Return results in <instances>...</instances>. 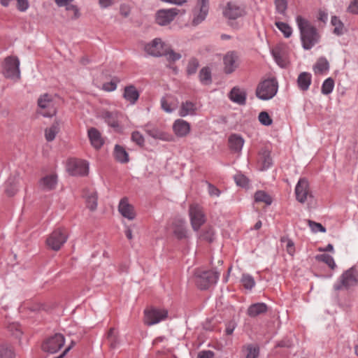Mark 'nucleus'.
<instances>
[{
    "mask_svg": "<svg viewBox=\"0 0 358 358\" xmlns=\"http://www.w3.org/2000/svg\"><path fill=\"white\" fill-rule=\"evenodd\" d=\"M66 10H72L74 11V14H75V17L77 18L79 17L80 14H79V9L78 8V7L75 5H69L67 7H66Z\"/></svg>",
    "mask_w": 358,
    "mask_h": 358,
    "instance_id": "nucleus-64",
    "label": "nucleus"
},
{
    "mask_svg": "<svg viewBox=\"0 0 358 358\" xmlns=\"http://www.w3.org/2000/svg\"><path fill=\"white\" fill-rule=\"evenodd\" d=\"M229 99L234 103L243 105L245 101V94L241 92L239 88L234 87L229 94Z\"/></svg>",
    "mask_w": 358,
    "mask_h": 358,
    "instance_id": "nucleus-30",
    "label": "nucleus"
},
{
    "mask_svg": "<svg viewBox=\"0 0 358 358\" xmlns=\"http://www.w3.org/2000/svg\"><path fill=\"white\" fill-rule=\"evenodd\" d=\"M235 329V323L234 322H230L227 324L226 327V334L227 335H230L233 333L234 330Z\"/></svg>",
    "mask_w": 358,
    "mask_h": 358,
    "instance_id": "nucleus-63",
    "label": "nucleus"
},
{
    "mask_svg": "<svg viewBox=\"0 0 358 358\" xmlns=\"http://www.w3.org/2000/svg\"><path fill=\"white\" fill-rule=\"evenodd\" d=\"M199 80L203 85H209L212 82L211 71L209 67H203L199 73Z\"/></svg>",
    "mask_w": 358,
    "mask_h": 358,
    "instance_id": "nucleus-38",
    "label": "nucleus"
},
{
    "mask_svg": "<svg viewBox=\"0 0 358 358\" xmlns=\"http://www.w3.org/2000/svg\"><path fill=\"white\" fill-rule=\"evenodd\" d=\"M234 178L238 186L242 187H246V177L243 174L238 173L234 176Z\"/></svg>",
    "mask_w": 358,
    "mask_h": 358,
    "instance_id": "nucleus-53",
    "label": "nucleus"
},
{
    "mask_svg": "<svg viewBox=\"0 0 358 358\" xmlns=\"http://www.w3.org/2000/svg\"><path fill=\"white\" fill-rule=\"evenodd\" d=\"M68 238V233L64 228L54 230L47 238L46 243L49 248L55 251L61 249Z\"/></svg>",
    "mask_w": 358,
    "mask_h": 358,
    "instance_id": "nucleus-5",
    "label": "nucleus"
},
{
    "mask_svg": "<svg viewBox=\"0 0 358 358\" xmlns=\"http://www.w3.org/2000/svg\"><path fill=\"white\" fill-rule=\"evenodd\" d=\"M297 83L300 90L306 91L311 84V75L307 72L300 73L297 79Z\"/></svg>",
    "mask_w": 358,
    "mask_h": 358,
    "instance_id": "nucleus-32",
    "label": "nucleus"
},
{
    "mask_svg": "<svg viewBox=\"0 0 358 358\" xmlns=\"http://www.w3.org/2000/svg\"><path fill=\"white\" fill-rule=\"evenodd\" d=\"M318 261H321L327 264L331 268L334 269L336 267L334 258L327 254H322L316 256Z\"/></svg>",
    "mask_w": 358,
    "mask_h": 358,
    "instance_id": "nucleus-48",
    "label": "nucleus"
},
{
    "mask_svg": "<svg viewBox=\"0 0 358 358\" xmlns=\"http://www.w3.org/2000/svg\"><path fill=\"white\" fill-rule=\"evenodd\" d=\"M175 134L178 136H185L190 131L189 124L183 120H177L173 126Z\"/></svg>",
    "mask_w": 358,
    "mask_h": 358,
    "instance_id": "nucleus-23",
    "label": "nucleus"
},
{
    "mask_svg": "<svg viewBox=\"0 0 358 358\" xmlns=\"http://www.w3.org/2000/svg\"><path fill=\"white\" fill-rule=\"evenodd\" d=\"M173 234L178 240L188 238L185 222L184 220H176L173 222Z\"/></svg>",
    "mask_w": 358,
    "mask_h": 358,
    "instance_id": "nucleus-18",
    "label": "nucleus"
},
{
    "mask_svg": "<svg viewBox=\"0 0 358 358\" xmlns=\"http://www.w3.org/2000/svg\"><path fill=\"white\" fill-rule=\"evenodd\" d=\"M255 203H262L266 206H270L273 202L272 197L263 190H259L254 195Z\"/></svg>",
    "mask_w": 358,
    "mask_h": 358,
    "instance_id": "nucleus-33",
    "label": "nucleus"
},
{
    "mask_svg": "<svg viewBox=\"0 0 358 358\" xmlns=\"http://www.w3.org/2000/svg\"><path fill=\"white\" fill-rule=\"evenodd\" d=\"M107 341L111 348H115L119 344L118 334L115 329L112 327L107 334Z\"/></svg>",
    "mask_w": 358,
    "mask_h": 358,
    "instance_id": "nucleus-39",
    "label": "nucleus"
},
{
    "mask_svg": "<svg viewBox=\"0 0 358 358\" xmlns=\"http://www.w3.org/2000/svg\"><path fill=\"white\" fill-rule=\"evenodd\" d=\"M274 3L276 11L280 14H285L287 8V0H274Z\"/></svg>",
    "mask_w": 358,
    "mask_h": 358,
    "instance_id": "nucleus-50",
    "label": "nucleus"
},
{
    "mask_svg": "<svg viewBox=\"0 0 358 358\" xmlns=\"http://www.w3.org/2000/svg\"><path fill=\"white\" fill-rule=\"evenodd\" d=\"M38 106L45 112H41L44 117H52L55 115L57 110L54 106V100L52 95L45 93L41 95L37 101Z\"/></svg>",
    "mask_w": 358,
    "mask_h": 358,
    "instance_id": "nucleus-10",
    "label": "nucleus"
},
{
    "mask_svg": "<svg viewBox=\"0 0 358 358\" xmlns=\"http://www.w3.org/2000/svg\"><path fill=\"white\" fill-rule=\"evenodd\" d=\"M295 194L296 200L301 203H304L312 198L309 183L306 179L301 178L299 180L295 187Z\"/></svg>",
    "mask_w": 358,
    "mask_h": 358,
    "instance_id": "nucleus-13",
    "label": "nucleus"
},
{
    "mask_svg": "<svg viewBox=\"0 0 358 358\" xmlns=\"http://www.w3.org/2000/svg\"><path fill=\"white\" fill-rule=\"evenodd\" d=\"M0 358H15L13 348L7 344L0 345Z\"/></svg>",
    "mask_w": 358,
    "mask_h": 358,
    "instance_id": "nucleus-40",
    "label": "nucleus"
},
{
    "mask_svg": "<svg viewBox=\"0 0 358 358\" xmlns=\"http://www.w3.org/2000/svg\"><path fill=\"white\" fill-rule=\"evenodd\" d=\"M286 250L290 255H293L295 252L294 244L292 241L288 240L286 245Z\"/></svg>",
    "mask_w": 358,
    "mask_h": 358,
    "instance_id": "nucleus-60",
    "label": "nucleus"
},
{
    "mask_svg": "<svg viewBox=\"0 0 358 358\" xmlns=\"http://www.w3.org/2000/svg\"><path fill=\"white\" fill-rule=\"evenodd\" d=\"M114 156L117 161L122 164L127 163L129 160V155L125 149L119 145L115 146Z\"/></svg>",
    "mask_w": 358,
    "mask_h": 358,
    "instance_id": "nucleus-35",
    "label": "nucleus"
},
{
    "mask_svg": "<svg viewBox=\"0 0 358 358\" xmlns=\"http://www.w3.org/2000/svg\"><path fill=\"white\" fill-rule=\"evenodd\" d=\"M199 238L208 243H213L215 239L213 229L211 227H205L201 231Z\"/></svg>",
    "mask_w": 358,
    "mask_h": 358,
    "instance_id": "nucleus-41",
    "label": "nucleus"
},
{
    "mask_svg": "<svg viewBox=\"0 0 358 358\" xmlns=\"http://www.w3.org/2000/svg\"><path fill=\"white\" fill-rule=\"evenodd\" d=\"M268 310V307L264 303H256L250 305L248 308V315L250 317H257L265 313Z\"/></svg>",
    "mask_w": 358,
    "mask_h": 358,
    "instance_id": "nucleus-29",
    "label": "nucleus"
},
{
    "mask_svg": "<svg viewBox=\"0 0 358 358\" xmlns=\"http://www.w3.org/2000/svg\"><path fill=\"white\" fill-rule=\"evenodd\" d=\"M161 106L162 109L167 113H171L173 111V109L170 107L165 98L161 99Z\"/></svg>",
    "mask_w": 358,
    "mask_h": 358,
    "instance_id": "nucleus-62",
    "label": "nucleus"
},
{
    "mask_svg": "<svg viewBox=\"0 0 358 358\" xmlns=\"http://www.w3.org/2000/svg\"><path fill=\"white\" fill-rule=\"evenodd\" d=\"M20 61L17 57H8L5 59L3 74L6 78L19 80L20 71L19 69Z\"/></svg>",
    "mask_w": 358,
    "mask_h": 358,
    "instance_id": "nucleus-9",
    "label": "nucleus"
},
{
    "mask_svg": "<svg viewBox=\"0 0 358 358\" xmlns=\"http://www.w3.org/2000/svg\"><path fill=\"white\" fill-rule=\"evenodd\" d=\"M123 96L131 104H134L139 98V92L134 85L126 86L124 87Z\"/></svg>",
    "mask_w": 358,
    "mask_h": 358,
    "instance_id": "nucleus-28",
    "label": "nucleus"
},
{
    "mask_svg": "<svg viewBox=\"0 0 358 358\" xmlns=\"http://www.w3.org/2000/svg\"><path fill=\"white\" fill-rule=\"evenodd\" d=\"M331 23L334 27V34L340 36L343 34L344 33V24L341 21V20L336 17L334 16L331 17Z\"/></svg>",
    "mask_w": 358,
    "mask_h": 358,
    "instance_id": "nucleus-42",
    "label": "nucleus"
},
{
    "mask_svg": "<svg viewBox=\"0 0 358 358\" xmlns=\"http://www.w3.org/2000/svg\"><path fill=\"white\" fill-rule=\"evenodd\" d=\"M116 83L112 80L110 82L103 83L102 89L106 92H113L116 89Z\"/></svg>",
    "mask_w": 358,
    "mask_h": 358,
    "instance_id": "nucleus-56",
    "label": "nucleus"
},
{
    "mask_svg": "<svg viewBox=\"0 0 358 358\" xmlns=\"http://www.w3.org/2000/svg\"><path fill=\"white\" fill-rule=\"evenodd\" d=\"M20 182V178L19 175L10 176L6 182L5 191L6 194L10 196L15 195L18 191Z\"/></svg>",
    "mask_w": 358,
    "mask_h": 358,
    "instance_id": "nucleus-20",
    "label": "nucleus"
},
{
    "mask_svg": "<svg viewBox=\"0 0 358 358\" xmlns=\"http://www.w3.org/2000/svg\"><path fill=\"white\" fill-rule=\"evenodd\" d=\"M99 4L101 8H106L114 4V0H99Z\"/></svg>",
    "mask_w": 358,
    "mask_h": 358,
    "instance_id": "nucleus-61",
    "label": "nucleus"
},
{
    "mask_svg": "<svg viewBox=\"0 0 358 358\" xmlns=\"http://www.w3.org/2000/svg\"><path fill=\"white\" fill-rule=\"evenodd\" d=\"M57 182L56 175H49L42 178L40 180L39 185L42 189L50 191L55 189Z\"/></svg>",
    "mask_w": 358,
    "mask_h": 358,
    "instance_id": "nucleus-24",
    "label": "nucleus"
},
{
    "mask_svg": "<svg viewBox=\"0 0 358 358\" xmlns=\"http://www.w3.org/2000/svg\"><path fill=\"white\" fill-rule=\"evenodd\" d=\"M272 55L277 62L281 66L285 67L287 64L285 48L282 45H278L272 50Z\"/></svg>",
    "mask_w": 358,
    "mask_h": 358,
    "instance_id": "nucleus-21",
    "label": "nucleus"
},
{
    "mask_svg": "<svg viewBox=\"0 0 358 358\" xmlns=\"http://www.w3.org/2000/svg\"><path fill=\"white\" fill-rule=\"evenodd\" d=\"M296 22L300 31L303 47L306 50H310L318 43L320 35L316 28L302 16L298 15Z\"/></svg>",
    "mask_w": 358,
    "mask_h": 358,
    "instance_id": "nucleus-1",
    "label": "nucleus"
},
{
    "mask_svg": "<svg viewBox=\"0 0 358 358\" xmlns=\"http://www.w3.org/2000/svg\"><path fill=\"white\" fill-rule=\"evenodd\" d=\"M179 12L176 8L160 9L155 14V22L160 26H166L173 21Z\"/></svg>",
    "mask_w": 358,
    "mask_h": 358,
    "instance_id": "nucleus-12",
    "label": "nucleus"
},
{
    "mask_svg": "<svg viewBox=\"0 0 358 358\" xmlns=\"http://www.w3.org/2000/svg\"><path fill=\"white\" fill-rule=\"evenodd\" d=\"M86 203H87V208L90 210L94 211L96 209V207H97V194H96V192H92L86 196Z\"/></svg>",
    "mask_w": 358,
    "mask_h": 358,
    "instance_id": "nucleus-43",
    "label": "nucleus"
},
{
    "mask_svg": "<svg viewBox=\"0 0 358 358\" xmlns=\"http://www.w3.org/2000/svg\"><path fill=\"white\" fill-rule=\"evenodd\" d=\"M275 24L285 38H289L292 36V29L288 24L282 22H275Z\"/></svg>",
    "mask_w": 358,
    "mask_h": 358,
    "instance_id": "nucleus-44",
    "label": "nucleus"
},
{
    "mask_svg": "<svg viewBox=\"0 0 358 358\" xmlns=\"http://www.w3.org/2000/svg\"><path fill=\"white\" fill-rule=\"evenodd\" d=\"M59 131V123L55 121L49 128L45 130V137L47 141H52Z\"/></svg>",
    "mask_w": 358,
    "mask_h": 358,
    "instance_id": "nucleus-37",
    "label": "nucleus"
},
{
    "mask_svg": "<svg viewBox=\"0 0 358 358\" xmlns=\"http://www.w3.org/2000/svg\"><path fill=\"white\" fill-rule=\"evenodd\" d=\"M208 193L210 196H219L221 194V192L219 189H217L215 186L213 185L208 183Z\"/></svg>",
    "mask_w": 358,
    "mask_h": 358,
    "instance_id": "nucleus-58",
    "label": "nucleus"
},
{
    "mask_svg": "<svg viewBox=\"0 0 358 358\" xmlns=\"http://www.w3.org/2000/svg\"><path fill=\"white\" fill-rule=\"evenodd\" d=\"M329 64L327 59L324 57H320L317 59L313 66V71L315 74H323L328 71Z\"/></svg>",
    "mask_w": 358,
    "mask_h": 358,
    "instance_id": "nucleus-34",
    "label": "nucleus"
},
{
    "mask_svg": "<svg viewBox=\"0 0 358 358\" xmlns=\"http://www.w3.org/2000/svg\"><path fill=\"white\" fill-rule=\"evenodd\" d=\"M118 208L119 212L123 217L130 220L135 218L136 214L134 210V207L128 203L126 198L121 199Z\"/></svg>",
    "mask_w": 358,
    "mask_h": 358,
    "instance_id": "nucleus-22",
    "label": "nucleus"
},
{
    "mask_svg": "<svg viewBox=\"0 0 358 358\" xmlns=\"http://www.w3.org/2000/svg\"><path fill=\"white\" fill-rule=\"evenodd\" d=\"M144 131L148 135L155 138L163 141H169V135L152 124H147L144 126Z\"/></svg>",
    "mask_w": 358,
    "mask_h": 358,
    "instance_id": "nucleus-17",
    "label": "nucleus"
},
{
    "mask_svg": "<svg viewBox=\"0 0 358 358\" xmlns=\"http://www.w3.org/2000/svg\"><path fill=\"white\" fill-rule=\"evenodd\" d=\"M66 170L73 176H84L89 172V166L86 161L71 159L67 162Z\"/></svg>",
    "mask_w": 358,
    "mask_h": 358,
    "instance_id": "nucleus-8",
    "label": "nucleus"
},
{
    "mask_svg": "<svg viewBox=\"0 0 358 358\" xmlns=\"http://www.w3.org/2000/svg\"><path fill=\"white\" fill-rule=\"evenodd\" d=\"M214 352L210 350H204L199 353L197 358H213Z\"/></svg>",
    "mask_w": 358,
    "mask_h": 358,
    "instance_id": "nucleus-59",
    "label": "nucleus"
},
{
    "mask_svg": "<svg viewBox=\"0 0 358 358\" xmlns=\"http://www.w3.org/2000/svg\"><path fill=\"white\" fill-rule=\"evenodd\" d=\"M220 276V272L214 270L197 269L194 272L195 283L200 289H207L215 285Z\"/></svg>",
    "mask_w": 358,
    "mask_h": 358,
    "instance_id": "nucleus-3",
    "label": "nucleus"
},
{
    "mask_svg": "<svg viewBox=\"0 0 358 358\" xmlns=\"http://www.w3.org/2000/svg\"><path fill=\"white\" fill-rule=\"evenodd\" d=\"M88 136L91 144L96 149H99L103 145V140L101 133L96 128L92 127L88 130Z\"/></svg>",
    "mask_w": 358,
    "mask_h": 358,
    "instance_id": "nucleus-25",
    "label": "nucleus"
},
{
    "mask_svg": "<svg viewBox=\"0 0 358 358\" xmlns=\"http://www.w3.org/2000/svg\"><path fill=\"white\" fill-rule=\"evenodd\" d=\"M259 346L257 344L248 345V358H257L259 355Z\"/></svg>",
    "mask_w": 358,
    "mask_h": 358,
    "instance_id": "nucleus-49",
    "label": "nucleus"
},
{
    "mask_svg": "<svg viewBox=\"0 0 358 358\" xmlns=\"http://www.w3.org/2000/svg\"><path fill=\"white\" fill-rule=\"evenodd\" d=\"M196 110V106L193 102L186 101L182 103L179 110V115L181 117H185L188 115H193L195 114Z\"/></svg>",
    "mask_w": 358,
    "mask_h": 358,
    "instance_id": "nucleus-31",
    "label": "nucleus"
},
{
    "mask_svg": "<svg viewBox=\"0 0 358 358\" xmlns=\"http://www.w3.org/2000/svg\"><path fill=\"white\" fill-rule=\"evenodd\" d=\"M199 66V62L196 58H191L187 64L186 72L188 76H192L196 73Z\"/></svg>",
    "mask_w": 358,
    "mask_h": 358,
    "instance_id": "nucleus-45",
    "label": "nucleus"
},
{
    "mask_svg": "<svg viewBox=\"0 0 358 358\" xmlns=\"http://www.w3.org/2000/svg\"><path fill=\"white\" fill-rule=\"evenodd\" d=\"M244 139L238 134H231L229 138V145L231 150L239 152L243 145Z\"/></svg>",
    "mask_w": 358,
    "mask_h": 358,
    "instance_id": "nucleus-26",
    "label": "nucleus"
},
{
    "mask_svg": "<svg viewBox=\"0 0 358 358\" xmlns=\"http://www.w3.org/2000/svg\"><path fill=\"white\" fill-rule=\"evenodd\" d=\"M243 13V9L232 2H229L223 11L224 15L230 20L236 19L242 15Z\"/></svg>",
    "mask_w": 358,
    "mask_h": 358,
    "instance_id": "nucleus-19",
    "label": "nucleus"
},
{
    "mask_svg": "<svg viewBox=\"0 0 358 358\" xmlns=\"http://www.w3.org/2000/svg\"><path fill=\"white\" fill-rule=\"evenodd\" d=\"M237 57L234 52H229L224 57V72L232 73L236 67Z\"/></svg>",
    "mask_w": 358,
    "mask_h": 358,
    "instance_id": "nucleus-27",
    "label": "nucleus"
},
{
    "mask_svg": "<svg viewBox=\"0 0 358 358\" xmlns=\"http://www.w3.org/2000/svg\"><path fill=\"white\" fill-rule=\"evenodd\" d=\"M334 88V80L331 78H328L323 82L321 91L323 94L327 95L333 91Z\"/></svg>",
    "mask_w": 358,
    "mask_h": 358,
    "instance_id": "nucleus-46",
    "label": "nucleus"
},
{
    "mask_svg": "<svg viewBox=\"0 0 358 358\" xmlns=\"http://www.w3.org/2000/svg\"><path fill=\"white\" fill-rule=\"evenodd\" d=\"M278 83L275 78H268L261 81L257 86L256 96L264 101L273 98L278 92Z\"/></svg>",
    "mask_w": 358,
    "mask_h": 358,
    "instance_id": "nucleus-2",
    "label": "nucleus"
},
{
    "mask_svg": "<svg viewBox=\"0 0 358 358\" xmlns=\"http://www.w3.org/2000/svg\"><path fill=\"white\" fill-rule=\"evenodd\" d=\"M358 285V273L352 267L340 276L334 285V289L336 291L342 289H350Z\"/></svg>",
    "mask_w": 358,
    "mask_h": 358,
    "instance_id": "nucleus-4",
    "label": "nucleus"
},
{
    "mask_svg": "<svg viewBox=\"0 0 358 358\" xmlns=\"http://www.w3.org/2000/svg\"><path fill=\"white\" fill-rule=\"evenodd\" d=\"M348 11L352 14H358V0H354L350 3Z\"/></svg>",
    "mask_w": 358,
    "mask_h": 358,
    "instance_id": "nucleus-57",
    "label": "nucleus"
},
{
    "mask_svg": "<svg viewBox=\"0 0 358 358\" xmlns=\"http://www.w3.org/2000/svg\"><path fill=\"white\" fill-rule=\"evenodd\" d=\"M209 1L198 0L196 6L193 10L192 24L196 26L201 23L206 17L208 13Z\"/></svg>",
    "mask_w": 358,
    "mask_h": 358,
    "instance_id": "nucleus-11",
    "label": "nucleus"
},
{
    "mask_svg": "<svg viewBox=\"0 0 358 358\" xmlns=\"http://www.w3.org/2000/svg\"><path fill=\"white\" fill-rule=\"evenodd\" d=\"M131 139L138 145L141 146L144 144V138L139 131H134L131 134Z\"/></svg>",
    "mask_w": 358,
    "mask_h": 358,
    "instance_id": "nucleus-54",
    "label": "nucleus"
},
{
    "mask_svg": "<svg viewBox=\"0 0 358 358\" xmlns=\"http://www.w3.org/2000/svg\"><path fill=\"white\" fill-rule=\"evenodd\" d=\"M273 160L271 157V148L266 145L262 148L257 157V167L261 171H264L271 167Z\"/></svg>",
    "mask_w": 358,
    "mask_h": 358,
    "instance_id": "nucleus-15",
    "label": "nucleus"
},
{
    "mask_svg": "<svg viewBox=\"0 0 358 358\" xmlns=\"http://www.w3.org/2000/svg\"><path fill=\"white\" fill-rule=\"evenodd\" d=\"M167 317V310L150 308L144 310L143 322L145 324L151 326L164 320Z\"/></svg>",
    "mask_w": 358,
    "mask_h": 358,
    "instance_id": "nucleus-6",
    "label": "nucleus"
},
{
    "mask_svg": "<svg viewBox=\"0 0 358 358\" xmlns=\"http://www.w3.org/2000/svg\"><path fill=\"white\" fill-rule=\"evenodd\" d=\"M189 213L192 229L198 231L206 221L202 208L199 205H191Z\"/></svg>",
    "mask_w": 358,
    "mask_h": 358,
    "instance_id": "nucleus-14",
    "label": "nucleus"
},
{
    "mask_svg": "<svg viewBox=\"0 0 358 358\" xmlns=\"http://www.w3.org/2000/svg\"><path fill=\"white\" fill-rule=\"evenodd\" d=\"M17 1L16 8L21 12L26 11L29 6L28 0H15Z\"/></svg>",
    "mask_w": 358,
    "mask_h": 358,
    "instance_id": "nucleus-55",
    "label": "nucleus"
},
{
    "mask_svg": "<svg viewBox=\"0 0 358 358\" xmlns=\"http://www.w3.org/2000/svg\"><path fill=\"white\" fill-rule=\"evenodd\" d=\"M164 43L159 38H156L152 40L150 43H148L145 46V51L150 55L153 57H161L163 56V52L164 49Z\"/></svg>",
    "mask_w": 358,
    "mask_h": 358,
    "instance_id": "nucleus-16",
    "label": "nucleus"
},
{
    "mask_svg": "<svg viewBox=\"0 0 358 358\" xmlns=\"http://www.w3.org/2000/svg\"><path fill=\"white\" fill-rule=\"evenodd\" d=\"M308 224L313 232L317 233L318 231L324 233L326 232V229L320 223L315 222L312 220H308Z\"/></svg>",
    "mask_w": 358,
    "mask_h": 358,
    "instance_id": "nucleus-52",
    "label": "nucleus"
},
{
    "mask_svg": "<svg viewBox=\"0 0 358 358\" xmlns=\"http://www.w3.org/2000/svg\"><path fill=\"white\" fill-rule=\"evenodd\" d=\"M258 119L261 124L265 126L271 125L273 122L271 117L266 111L261 112L259 114Z\"/></svg>",
    "mask_w": 358,
    "mask_h": 358,
    "instance_id": "nucleus-51",
    "label": "nucleus"
},
{
    "mask_svg": "<svg viewBox=\"0 0 358 358\" xmlns=\"http://www.w3.org/2000/svg\"><path fill=\"white\" fill-rule=\"evenodd\" d=\"M64 336L62 334H55L44 341L42 349L46 352L54 354L64 346Z\"/></svg>",
    "mask_w": 358,
    "mask_h": 358,
    "instance_id": "nucleus-7",
    "label": "nucleus"
},
{
    "mask_svg": "<svg viewBox=\"0 0 358 358\" xmlns=\"http://www.w3.org/2000/svg\"><path fill=\"white\" fill-rule=\"evenodd\" d=\"M101 117L104 119L105 122L110 127H114V128L119 127L116 113L105 110V111L102 112Z\"/></svg>",
    "mask_w": 358,
    "mask_h": 358,
    "instance_id": "nucleus-36",
    "label": "nucleus"
},
{
    "mask_svg": "<svg viewBox=\"0 0 358 358\" xmlns=\"http://www.w3.org/2000/svg\"><path fill=\"white\" fill-rule=\"evenodd\" d=\"M163 55L166 57V59L170 62H175L181 58V55L178 52H174L172 49H166L163 52Z\"/></svg>",
    "mask_w": 358,
    "mask_h": 358,
    "instance_id": "nucleus-47",
    "label": "nucleus"
}]
</instances>
